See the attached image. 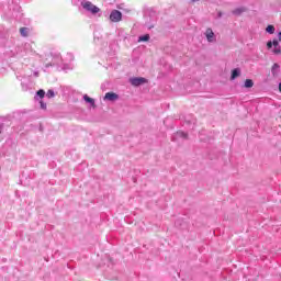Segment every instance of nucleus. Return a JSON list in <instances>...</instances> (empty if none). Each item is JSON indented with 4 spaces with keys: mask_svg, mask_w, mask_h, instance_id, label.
<instances>
[{
    "mask_svg": "<svg viewBox=\"0 0 281 281\" xmlns=\"http://www.w3.org/2000/svg\"><path fill=\"white\" fill-rule=\"evenodd\" d=\"M146 82H148V79L144 77H134L130 79L132 87H142V85H146Z\"/></svg>",
    "mask_w": 281,
    "mask_h": 281,
    "instance_id": "f257e3e1",
    "label": "nucleus"
},
{
    "mask_svg": "<svg viewBox=\"0 0 281 281\" xmlns=\"http://www.w3.org/2000/svg\"><path fill=\"white\" fill-rule=\"evenodd\" d=\"M110 21L112 23H120L122 21V11L120 10H112L110 13Z\"/></svg>",
    "mask_w": 281,
    "mask_h": 281,
    "instance_id": "f03ea898",
    "label": "nucleus"
},
{
    "mask_svg": "<svg viewBox=\"0 0 281 281\" xmlns=\"http://www.w3.org/2000/svg\"><path fill=\"white\" fill-rule=\"evenodd\" d=\"M82 8L87 10L88 12H91V14H98L100 12V8L94 5L93 3L87 1L82 4Z\"/></svg>",
    "mask_w": 281,
    "mask_h": 281,
    "instance_id": "7ed1b4c3",
    "label": "nucleus"
},
{
    "mask_svg": "<svg viewBox=\"0 0 281 281\" xmlns=\"http://www.w3.org/2000/svg\"><path fill=\"white\" fill-rule=\"evenodd\" d=\"M103 100H108L109 102H115V100H120V95L115 92L105 93Z\"/></svg>",
    "mask_w": 281,
    "mask_h": 281,
    "instance_id": "20e7f679",
    "label": "nucleus"
},
{
    "mask_svg": "<svg viewBox=\"0 0 281 281\" xmlns=\"http://www.w3.org/2000/svg\"><path fill=\"white\" fill-rule=\"evenodd\" d=\"M205 36L209 43H216V36L214 35V31H212V29L206 30Z\"/></svg>",
    "mask_w": 281,
    "mask_h": 281,
    "instance_id": "39448f33",
    "label": "nucleus"
},
{
    "mask_svg": "<svg viewBox=\"0 0 281 281\" xmlns=\"http://www.w3.org/2000/svg\"><path fill=\"white\" fill-rule=\"evenodd\" d=\"M271 74H272L273 78H278V75L280 74V64L272 65Z\"/></svg>",
    "mask_w": 281,
    "mask_h": 281,
    "instance_id": "423d86ee",
    "label": "nucleus"
},
{
    "mask_svg": "<svg viewBox=\"0 0 281 281\" xmlns=\"http://www.w3.org/2000/svg\"><path fill=\"white\" fill-rule=\"evenodd\" d=\"M43 98H45V90L40 89V90L36 92L35 97H34V101H35V102H38V101L43 100Z\"/></svg>",
    "mask_w": 281,
    "mask_h": 281,
    "instance_id": "0eeeda50",
    "label": "nucleus"
},
{
    "mask_svg": "<svg viewBox=\"0 0 281 281\" xmlns=\"http://www.w3.org/2000/svg\"><path fill=\"white\" fill-rule=\"evenodd\" d=\"M179 137H181L182 139H188V133L177 132L176 135L172 137V142H177V138Z\"/></svg>",
    "mask_w": 281,
    "mask_h": 281,
    "instance_id": "6e6552de",
    "label": "nucleus"
},
{
    "mask_svg": "<svg viewBox=\"0 0 281 281\" xmlns=\"http://www.w3.org/2000/svg\"><path fill=\"white\" fill-rule=\"evenodd\" d=\"M273 54H280L281 55V46H280V42H278V40H273Z\"/></svg>",
    "mask_w": 281,
    "mask_h": 281,
    "instance_id": "1a4fd4ad",
    "label": "nucleus"
},
{
    "mask_svg": "<svg viewBox=\"0 0 281 281\" xmlns=\"http://www.w3.org/2000/svg\"><path fill=\"white\" fill-rule=\"evenodd\" d=\"M244 12H247V8H245V7L237 8L235 10H233V14L235 16H240V14H243Z\"/></svg>",
    "mask_w": 281,
    "mask_h": 281,
    "instance_id": "9d476101",
    "label": "nucleus"
},
{
    "mask_svg": "<svg viewBox=\"0 0 281 281\" xmlns=\"http://www.w3.org/2000/svg\"><path fill=\"white\" fill-rule=\"evenodd\" d=\"M240 76V68H235L232 70L231 80H236Z\"/></svg>",
    "mask_w": 281,
    "mask_h": 281,
    "instance_id": "9b49d317",
    "label": "nucleus"
},
{
    "mask_svg": "<svg viewBox=\"0 0 281 281\" xmlns=\"http://www.w3.org/2000/svg\"><path fill=\"white\" fill-rule=\"evenodd\" d=\"M83 100L85 102H87L88 104H91V106L93 109H95V100H93L92 98H90L89 95L85 94L83 95Z\"/></svg>",
    "mask_w": 281,
    "mask_h": 281,
    "instance_id": "f8f14e48",
    "label": "nucleus"
},
{
    "mask_svg": "<svg viewBox=\"0 0 281 281\" xmlns=\"http://www.w3.org/2000/svg\"><path fill=\"white\" fill-rule=\"evenodd\" d=\"M157 21V19L156 18H153L151 20H150V22H146L145 23V27H147V30H153V27H155V22Z\"/></svg>",
    "mask_w": 281,
    "mask_h": 281,
    "instance_id": "ddd939ff",
    "label": "nucleus"
},
{
    "mask_svg": "<svg viewBox=\"0 0 281 281\" xmlns=\"http://www.w3.org/2000/svg\"><path fill=\"white\" fill-rule=\"evenodd\" d=\"M150 41V35L149 34H145L138 37V43H146Z\"/></svg>",
    "mask_w": 281,
    "mask_h": 281,
    "instance_id": "4468645a",
    "label": "nucleus"
},
{
    "mask_svg": "<svg viewBox=\"0 0 281 281\" xmlns=\"http://www.w3.org/2000/svg\"><path fill=\"white\" fill-rule=\"evenodd\" d=\"M244 87H245L246 89H251V87H254V80H251V79H246V80H245V83H244Z\"/></svg>",
    "mask_w": 281,
    "mask_h": 281,
    "instance_id": "2eb2a0df",
    "label": "nucleus"
},
{
    "mask_svg": "<svg viewBox=\"0 0 281 281\" xmlns=\"http://www.w3.org/2000/svg\"><path fill=\"white\" fill-rule=\"evenodd\" d=\"M266 32L268 34H276V26L269 24L267 27H266Z\"/></svg>",
    "mask_w": 281,
    "mask_h": 281,
    "instance_id": "dca6fc26",
    "label": "nucleus"
},
{
    "mask_svg": "<svg viewBox=\"0 0 281 281\" xmlns=\"http://www.w3.org/2000/svg\"><path fill=\"white\" fill-rule=\"evenodd\" d=\"M29 32H30V29H27V27H21V29H20V34H21V36H23L24 38L27 37Z\"/></svg>",
    "mask_w": 281,
    "mask_h": 281,
    "instance_id": "f3484780",
    "label": "nucleus"
},
{
    "mask_svg": "<svg viewBox=\"0 0 281 281\" xmlns=\"http://www.w3.org/2000/svg\"><path fill=\"white\" fill-rule=\"evenodd\" d=\"M40 106L43 111H47V103H45L43 100H40Z\"/></svg>",
    "mask_w": 281,
    "mask_h": 281,
    "instance_id": "a211bd4d",
    "label": "nucleus"
},
{
    "mask_svg": "<svg viewBox=\"0 0 281 281\" xmlns=\"http://www.w3.org/2000/svg\"><path fill=\"white\" fill-rule=\"evenodd\" d=\"M56 95V93H54V90H48L46 93L47 98H54Z\"/></svg>",
    "mask_w": 281,
    "mask_h": 281,
    "instance_id": "6ab92c4d",
    "label": "nucleus"
},
{
    "mask_svg": "<svg viewBox=\"0 0 281 281\" xmlns=\"http://www.w3.org/2000/svg\"><path fill=\"white\" fill-rule=\"evenodd\" d=\"M267 47H268V49H271V47H273V41H268Z\"/></svg>",
    "mask_w": 281,
    "mask_h": 281,
    "instance_id": "aec40b11",
    "label": "nucleus"
},
{
    "mask_svg": "<svg viewBox=\"0 0 281 281\" xmlns=\"http://www.w3.org/2000/svg\"><path fill=\"white\" fill-rule=\"evenodd\" d=\"M222 18H223V12L220 11V12L217 13V19H222Z\"/></svg>",
    "mask_w": 281,
    "mask_h": 281,
    "instance_id": "412c9836",
    "label": "nucleus"
},
{
    "mask_svg": "<svg viewBox=\"0 0 281 281\" xmlns=\"http://www.w3.org/2000/svg\"><path fill=\"white\" fill-rule=\"evenodd\" d=\"M278 38H279V41H281V31L278 34Z\"/></svg>",
    "mask_w": 281,
    "mask_h": 281,
    "instance_id": "4be33fe9",
    "label": "nucleus"
},
{
    "mask_svg": "<svg viewBox=\"0 0 281 281\" xmlns=\"http://www.w3.org/2000/svg\"><path fill=\"white\" fill-rule=\"evenodd\" d=\"M279 91L281 93V81L279 82Z\"/></svg>",
    "mask_w": 281,
    "mask_h": 281,
    "instance_id": "5701e85b",
    "label": "nucleus"
},
{
    "mask_svg": "<svg viewBox=\"0 0 281 281\" xmlns=\"http://www.w3.org/2000/svg\"><path fill=\"white\" fill-rule=\"evenodd\" d=\"M196 1H199V0H192L191 3H196Z\"/></svg>",
    "mask_w": 281,
    "mask_h": 281,
    "instance_id": "b1692460",
    "label": "nucleus"
},
{
    "mask_svg": "<svg viewBox=\"0 0 281 281\" xmlns=\"http://www.w3.org/2000/svg\"><path fill=\"white\" fill-rule=\"evenodd\" d=\"M35 76H38V72H35Z\"/></svg>",
    "mask_w": 281,
    "mask_h": 281,
    "instance_id": "393cba45",
    "label": "nucleus"
}]
</instances>
